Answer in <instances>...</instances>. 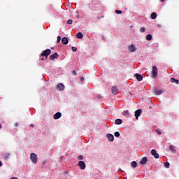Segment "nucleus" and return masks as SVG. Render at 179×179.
<instances>
[{"label": "nucleus", "mask_w": 179, "mask_h": 179, "mask_svg": "<svg viewBox=\"0 0 179 179\" xmlns=\"http://www.w3.org/2000/svg\"><path fill=\"white\" fill-rule=\"evenodd\" d=\"M72 75H73L74 76H76V75H78V73H76V71L73 70L72 72H71Z\"/></svg>", "instance_id": "obj_34"}, {"label": "nucleus", "mask_w": 179, "mask_h": 179, "mask_svg": "<svg viewBox=\"0 0 179 179\" xmlns=\"http://www.w3.org/2000/svg\"><path fill=\"white\" fill-rule=\"evenodd\" d=\"M80 81H81V82H85V77L82 76V77L80 78Z\"/></svg>", "instance_id": "obj_36"}, {"label": "nucleus", "mask_w": 179, "mask_h": 179, "mask_svg": "<svg viewBox=\"0 0 179 179\" xmlns=\"http://www.w3.org/2000/svg\"><path fill=\"white\" fill-rule=\"evenodd\" d=\"M164 91V90H158L155 93L157 96L162 94V93H163Z\"/></svg>", "instance_id": "obj_26"}, {"label": "nucleus", "mask_w": 179, "mask_h": 179, "mask_svg": "<svg viewBox=\"0 0 179 179\" xmlns=\"http://www.w3.org/2000/svg\"><path fill=\"white\" fill-rule=\"evenodd\" d=\"M59 43H61V37L58 36L57 38V43L59 44Z\"/></svg>", "instance_id": "obj_27"}, {"label": "nucleus", "mask_w": 179, "mask_h": 179, "mask_svg": "<svg viewBox=\"0 0 179 179\" xmlns=\"http://www.w3.org/2000/svg\"><path fill=\"white\" fill-rule=\"evenodd\" d=\"M141 114H142V110L141 109H138V110L135 111V117H136V120H138V118H139V116L141 115Z\"/></svg>", "instance_id": "obj_8"}, {"label": "nucleus", "mask_w": 179, "mask_h": 179, "mask_svg": "<svg viewBox=\"0 0 179 179\" xmlns=\"http://www.w3.org/2000/svg\"><path fill=\"white\" fill-rule=\"evenodd\" d=\"M78 166L80 170H85V169H86V164H85V162L83 161H80L78 162Z\"/></svg>", "instance_id": "obj_4"}, {"label": "nucleus", "mask_w": 179, "mask_h": 179, "mask_svg": "<svg viewBox=\"0 0 179 179\" xmlns=\"http://www.w3.org/2000/svg\"><path fill=\"white\" fill-rule=\"evenodd\" d=\"M158 27H162L161 24H157Z\"/></svg>", "instance_id": "obj_40"}, {"label": "nucleus", "mask_w": 179, "mask_h": 179, "mask_svg": "<svg viewBox=\"0 0 179 179\" xmlns=\"http://www.w3.org/2000/svg\"><path fill=\"white\" fill-rule=\"evenodd\" d=\"M152 38H153V36H152V34H148L146 36V40L148 41H150V40H152Z\"/></svg>", "instance_id": "obj_21"}, {"label": "nucleus", "mask_w": 179, "mask_h": 179, "mask_svg": "<svg viewBox=\"0 0 179 179\" xmlns=\"http://www.w3.org/2000/svg\"><path fill=\"white\" fill-rule=\"evenodd\" d=\"M1 128H2V124H0V129H1Z\"/></svg>", "instance_id": "obj_43"}, {"label": "nucleus", "mask_w": 179, "mask_h": 179, "mask_svg": "<svg viewBox=\"0 0 179 179\" xmlns=\"http://www.w3.org/2000/svg\"><path fill=\"white\" fill-rule=\"evenodd\" d=\"M115 13H117V15H121V13H122V11H121L120 10H116Z\"/></svg>", "instance_id": "obj_31"}, {"label": "nucleus", "mask_w": 179, "mask_h": 179, "mask_svg": "<svg viewBox=\"0 0 179 179\" xmlns=\"http://www.w3.org/2000/svg\"><path fill=\"white\" fill-rule=\"evenodd\" d=\"M146 163H148V157H143V158H141V161H140V164H146Z\"/></svg>", "instance_id": "obj_9"}, {"label": "nucleus", "mask_w": 179, "mask_h": 179, "mask_svg": "<svg viewBox=\"0 0 179 179\" xmlns=\"http://www.w3.org/2000/svg\"><path fill=\"white\" fill-rule=\"evenodd\" d=\"M169 149L172 153H176V149H174V147L173 145L169 146Z\"/></svg>", "instance_id": "obj_24"}, {"label": "nucleus", "mask_w": 179, "mask_h": 179, "mask_svg": "<svg viewBox=\"0 0 179 179\" xmlns=\"http://www.w3.org/2000/svg\"><path fill=\"white\" fill-rule=\"evenodd\" d=\"M107 138L109 142H114V136L113 134H108Z\"/></svg>", "instance_id": "obj_14"}, {"label": "nucleus", "mask_w": 179, "mask_h": 179, "mask_svg": "<svg viewBox=\"0 0 179 179\" xmlns=\"http://www.w3.org/2000/svg\"><path fill=\"white\" fill-rule=\"evenodd\" d=\"M10 157V153H6L4 155V160H8Z\"/></svg>", "instance_id": "obj_23"}, {"label": "nucleus", "mask_w": 179, "mask_h": 179, "mask_svg": "<svg viewBox=\"0 0 179 179\" xmlns=\"http://www.w3.org/2000/svg\"><path fill=\"white\" fill-rule=\"evenodd\" d=\"M112 93L113 94H117V93H118V89L117 88V86H113L112 87Z\"/></svg>", "instance_id": "obj_15"}, {"label": "nucleus", "mask_w": 179, "mask_h": 179, "mask_svg": "<svg viewBox=\"0 0 179 179\" xmlns=\"http://www.w3.org/2000/svg\"><path fill=\"white\" fill-rule=\"evenodd\" d=\"M76 37L79 39L83 38V34H82V32H78L76 34Z\"/></svg>", "instance_id": "obj_16"}, {"label": "nucleus", "mask_w": 179, "mask_h": 179, "mask_svg": "<svg viewBox=\"0 0 179 179\" xmlns=\"http://www.w3.org/2000/svg\"><path fill=\"white\" fill-rule=\"evenodd\" d=\"M10 179H18V178H16V177H13V178H11Z\"/></svg>", "instance_id": "obj_38"}, {"label": "nucleus", "mask_w": 179, "mask_h": 179, "mask_svg": "<svg viewBox=\"0 0 179 179\" xmlns=\"http://www.w3.org/2000/svg\"><path fill=\"white\" fill-rule=\"evenodd\" d=\"M30 127H32V128H33V127H34V124H32L30 125Z\"/></svg>", "instance_id": "obj_41"}, {"label": "nucleus", "mask_w": 179, "mask_h": 179, "mask_svg": "<svg viewBox=\"0 0 179 179\" xmlns=\"http://www.w3.org/2000/svg\"><path fill=\"white\" fill-rule=\"evenodd\" d=\"M65 89V86L62 83H59L57 85V90H64Z\"/></svg>", "instance_id": "obj_12"}, {"label": "nucleus", "mask_w": 179, "mask_h": 179, "mask_svg": "<svg viewBox=\"0 0 179 179\" xmlns=\"http://www.w3.org/2000/svg\"><path fill=\"white\" fill-rule=\"evenodd\" d=\"M155 132L157 134V135H162V131L159 129L155 130Z\"/></svg>", "instance_id": "obj_30"}, {"label": "nucleus", "mask_w": 179, "mask_h": 179, "mask_svg": "<svg viewBox=\"0 0 179 179\" xmlns=\"http://www.w3.org/2000/svg\"><path fill=\"white\" fill-rule=\"evenodd\" d=\"M72 23H73V21L72 20H67V24H72Z\"/></svg>", "instance_id": "obj_29"}, {"label": "nucleus", "mask_w": 179, "mask_h": 179, "mask_svg": "<svg viewBox=\"0 0 179 179\" xmlns=\"http://www.w3.org/2000/svg\"><path fill=\"white\" fill-rule=\"evenodd\" d=\"M41 61H44V58H41Z\"/></svg>", "instance_id": "obj_42"}, {"label": "nucleus", "mask_w": 179, "mask_h": 179, "mask_svg": "<svg viewBox=\"0 0 179 179\" xmlns=\"http://www.w3.org/2000/svg\"><path fill=\"white\" fill-rule=\"evenodd\" d=\"M19 126V123L16 122L14 124V127H18Z\"/></svg>", "instance_id": "obj_37"}, {"label": "nucleus", "mask_w": 179, "mask_h": 179, "mask_svg": "<svg viewBox=\"0 0 179 179\" xmlns=\"http://www.w3.org/2000/svg\"><path fill=\"white\" fill-rule=\"evenodd\" d=\"M161 1V2H164V0H160Z\"/></svg>", "instance_id": "obj_44"}, {"label": "nucleus", "mask_w": 179, "mask_h": 179, "mask_svg": "<svg viewBox=\"0 0 179 179\" xmlns=\"http://www.w3.org/2000/svg\"><path fill=\"white\" fill-rule=\"evenodd\" d=\"M145 27H141V28H140V31H141V33H145Z\"/></svg>", "instance_id": "obj_32"}, {"label": "nucleus", "mask_w": 179, "mask_h": 179, "mask_svg": "<svg viewBox=\"0 0 179 179\" xmlns=\"http://www.w3.org/2000/svg\"><path fill=\"white\" fill-rule=\"evenodd\" d=\"M115 124L116 125H121V124H122V120L121 119H117L115 121Z\"/></svg>", "instance_id": "obj_19"}, {"label": "nucleus", "mask_w": 179, "mask_h": 179, "mask_svg": "<svg viewBox=\"0 0 179 179\" xmlns=\"http://www.w3.org/2000/svg\"><path fill=\"white\" fill-rule=\"evenodd\" d=\"M134 78H136L138 82H142V80H143V77L142 76V75L138 73L134 74Z\"/></svg>", "instance_id": "obj_6"}, {"label": "nucleus", "mask_w": 179, "mask_h": 179, "mask_svg": "<svg viewBox=\"0 0 179 179\" xmlns=\"http://www.w3.org/2000/svg\"><path fill=\"white\" fill-rule=\"evenodd\" d=\"M62 44H64V45H66V44L69 43V39H68L66 37H64L62 38Z\"/></svg>", "instance_id": "obj_13"}, {"label": "nucleus", "mask_w": 179, "mask_h": 179, "mask_svg": "<svg viewBox=\"0 0 179 179\" xmlns=\"http://www.w3.org/2000/svg\"><path fill=\"white\" fill-rule=\"evenodd\" d=\"M78 160H83V156H82V155L78 156Z\"/></svg>", "instance_id": "obj_35"}, {"label": "nucleus", "mask_w": 179, "mask_h": 179, "mask_svg": "<svg viewBox=\"0 0 179 179\" xmlns=\"http://www.w3.org/2000/svg\"><path fill=\"white\" fill-rule=\"evenodd\" d=\"M59 55L57 52H55L53 55H51L49 58L50 59V61H54V59H57V58H58Z\"/></svg>", "instance_id": "obj_7"}, {"label": "nucleus", "mask_w": 179, "mask_h": 179, "mask_svg": "<svg viewBox=\"0 0 179 179\" xmlns=\"http://www.w3.org/2000/svg\"><path fill=\"white\" fill-rule=\"evenodd\" d=\"M2 166V162L0 161V167Z\"/></svg>", "instance_id": "obj_39"}, {"label": "nucleus", "mask_w": 179, "mask_h": 179, "mask_svg": "<svg viewBox=\"0 0 179 179\" xmlns=\"http://www.w3.org/2000/svg\"><path fill=\"white\" fill-rule=\"evenodd\" d=\"M130 166L131 167H133V169H136V167L138 166V163H136L135 161H133L131 162Z\"/></svg>", "instance_id": "obj_18"}, {"label": "nucleus", "mask_w": 179, "mask_h": 179, "mask_svg": "<svg viewBox=\"0 0 179 179\" xmlns=\"http://www.w3.org/2000/svg\"><path fill=\"white\" fill-rule=\"evenodd\" d=\"M51 54V50L47 49L45 50H43L42 53L41 54V57H45V58H48V55Z\"/></svg>", "instance_id": "obj_2"}, {"label": "nucleus", "mask_w": 179, "mask_h": 179, "mask_svg": "<svg viewBox=\"0 0 179 179\" xmlns=\"http://www.w3.org/2000/svg\"><path fill=\"white\" fill-rule=\"evenodd\" d=\"M164 167H165L166 169H169V168L170 167V163H169V162H165V163L164 164Z\"/></svg>", "instance_id": "obj_25"}, {"label": "nucleus", "mask_w": 179, "mask_h": 179, "mask_svg": "<svg viewBox=\"0 0 179 179\" xmlns=\"http://www.w3.org/2000/svg\"><path fill=\"white\" fill-rule=\"evenodd\" d=\"M60 117H62V114L60 112H57L54 115L53 118L54 120H59Z\"/></svg>", "instance_id": "obj_11"}, {"label": "nucleus", "mask_w": 179, "mask_h": 179, "mask_svg": "<svg viewBox=\"0 0 179 179\" xmlns=\"http://www.w3.org/2000/svg\"><path fill=\"white\" fill-rule=\"evenodd\" d=\"M152 78H156L157 76V67H156V66H152Z\"/></svg>", "instance_id": "obj_3"}, {"label": "nucleus", "mask_w": 179, "mask_h": 179, "mask_svg": "<svg viewBox=\"0 0 179 179\" xmlns=\"http://www.w3.org/2000/svg\"><path fill=\"white\" fill-rule=\"evenodd\" d=\"M123 115H124L125 117H129V110H124L123 112Z\"/></svg>", "instance_id": "obj_22"}, {"label": "nucleus", "mask_w": 179, "mask_h": 179, "mask_svg": "<svg viewBox=\"0 0 179 179\" xmlns=\"http://www.w3.org/2000/svg\"><path fill=\"white\" fill-rule=\"evenodd\" d=\"M30 159L34 164H37V162H38V158L37 157V155L35 153H31L30 155Z\"/></svg>", "instance_id": "obj_1"}, {"label": "nucleus", "mask_w": 179, "mask_h": 179, "mask_svg": "<svg viewBox=\"0 0 179 179\" xmlns=\"http://www.w3.org/2000/svg\"><path fill=\"white\" fill-rule=\"evenodd\" d=\"M72 51H73L74 52H76V51H78V48H76V47H72L71 48Z\"/></svg>", "instance_id": "obj_33"}, {"label": "nucleus", "mask_w": 179, "mask_h": 179, "mask_svg": "<svg viewBox=\"0 0 179 179\" xmlns=\"http://www.w3.org/2000/svg\"><path fill=\"white\" fill-rule=\"evenodd\" d=\"M129 94L132 96V92H129Z\"/></svg>", "instance_id": "obj_45"}, {"label": "nucleus", "mask_w": 179, "mask_h": 179, "mask_svg": "<svg viewBox=\"0 0 179 179\" xmlns=\"http://www.w3.org/2000/svg\"><path fill=\"white\" fill-rule=\"evenodd\" d=\"M170 82H171V83H176V85H178L179 83V80H176V78H171L170 79Z\"/></svg>", "instance_id": "obj_17"}, {"label": "nucleus", "mask_w": 179, "mask_h": 179, "mask_svg": "<svg viewBox=\"0 0 179 179\" xmlns=\"http://www.w3.org/2000/svg\"><path fill=\"white\" fill-rule=\"evenodd\" d=\"M129 51H130V52H135V51H136V48H135V45L134 44H131L129 47Z\"/></svg>", "instance_id": "obj_10"}, {"label": "nucleus", "mask_w": 179, "mask_h": 179, "mask_svg": "<svg viewBox=\"0 0 179 179\" xmlns=\"http://www.w3.org/2000/svg\"><path fill=\"white\" fill-rule=\"evenodd\" d=\"M114 135L116 138H120V132L118 131L115 132Z\"/></svg>", "instance_id": "obj_28"}, {"label": "nucleus", "mask_w": 179, "mask_h": 179, "mask_svg": "<svg viewBox=\"0 0 179 179\" xmlns=\"http://www.w3.org/2000/svg\"><path fill=\"white\" fill-rule=\"evenodd\" d=\"M157 17V14L156 13H152L150 15L151 19H156Z\"/></svg>", "instance_id": "obj_20"}, {"label": "nucleus", "mask_w": 179, "mask_h": 179, "mask_svg": "<svg viewBox=\"0 0 179 179\" xmlns=\"http://www.w3.org/2000/svg\"><path fill=\"white\" fill-rule=\"evenodd\" d=\"M151 155L154 156L155 159H159V153H157V152L155 149L151 150Z\"/></svg>", "instance_id": "obj_5"}]
</instances>
